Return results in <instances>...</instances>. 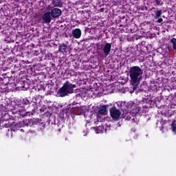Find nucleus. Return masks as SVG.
Here are the masks:
<instances>
[{
  "label": "nucleus",
  "mask_w": 176,
  "mask_h": 176,
  "mask_svg": "<svg viewBox=\"0 0 176 176\" xmlns=\"http://www.w3.org/2000/svg\"><path fill=\"white\" fill-rule=\"evenodd\" d=\"M129 74L132 86L137 87L141 80H142L144 70L139 66H132L129 68Z\"/></svg>",
  "instance_id": "nucleus-1"
},
{
  "label": "nucleus",
  "mask_w": 176,
  "mask_h": 176,
  "mask_svg": "<svg viewBox=\"0 0 176 176\" xmlns=\"http://www.w3.org/2000/svg\"><path fill=\"white\" fill-rule=\"evenodd\" d=\"M75 88H76V85L66 81L63 87L58 91V94L60 97H65L68 94H72Z\"/></svg>",
  "instance_id": "nucleus-2"
},
{
  "label": "nucleus",
  "mask_w": 176,
  "mask_h": 176,
  "mask_svg": "<svg viewBox=\"0 0 176 176\" xmlns=\"http://www.w3.org/2000/svg\"><path fill=\"white\" fill-rule=\"evenodd\" d=\"M110 111V116L114 120H118L119 118H120V115L122 113L118 109H116V107H112L109 109Z\"/></svg>",
  "instance_id": "nucleus-3"
},
{
  "label": "nucleus",
  "mask_w": 176,
  "mask_h": 176,
  "mask_svg": "<svg viewBox=\"0 0 176 176\" xmlns=\"http://www.w3.org/2000/svg\"><path fill=\"white\" fill-rule=\"evenodd\" d=\"M50 13L52 19H58L63 14V11L60 8H55L51 10Z\"/></svg>",
  "instance_id": "nucleus-4"
},
{
  "label": "nucleus",
  "mask_w": 176,
  "mask_h": 176,
  "mask_svg": "<svg viewBox=\"0 0 176 176\" xmlns=\"http://www.w3.org/2000/svg\"><path fill=\"white\" fill-rule=\"evenodd\" d=\"M42 20L44 21L45 24L52 23V14L50 12H45L42 16Z\"/></svg>",
  "instance_id": "nucleus-5"
},
{
  "label": "nucleus",
  "mask_w": 176,
  "mask_h": 176,
  "mask_svg": "<svg viewBox=\"0 0 176 176\" xmlns=\"http://www.w3.org/2000/svg\"><path fill=\"white\" fill-rule=\"evenodd\" d=\"M67 50H68V45L67 44L64 43L58 44V51L59 52V53H63L64 54V53H67Z\"/></svg>",
  "instance_id": "nucleus-6"
},
{
  "label": "nucleus",
  "mask_w": 176,
  "mask_h": 176,
  "mask_svg": "<svg viewBox=\"0 0 176 176\" xmlns=\"http://www.w3.org/2000/svg\"><path fill=\"white\" fill-rule=\"evenodd\" d=\"M168 50H171V49H173V50H176V38H173L170 39L169 43H168L167 46Z\"/></svg>",
  "instance_id": "nucleus-7"
},
{
  "label": "nucleus",
  "mask_w": 176,
  "mask_h": 176,
  "mask_svg": "<svg viewBox=\"0 0 176 176\" xmlns=\"http://www.w3.org/2000/svg\"><path fill=\"white\" fill-rule=\"evenodd\" d=\"M112 47V45H111V43H107L104 47H103V53L105 54V56H109V53H111V48Z\"/></svg>",
  "instance_id": "nucleus-8"
},
{
  "label": "nucleus",
  "mask_w": 176,
  "mask_h": 176,
  "mask_svg": "<svg viewBox=\"0 0 176 176\" xmlns=\"http://www.w3.org/2000/svg\"><path fill=\"white\" fill-rule=\"evenodd\" d=\"M72 35L76 39H79L82 36V30L79 28H76L72 31Z\"/></svg>",
  "instance_id": "nucleus-9"
},
{
  "label": "nucleus",
  "mask_w": 176,
  "mask_h": 176,
  "mask_svg": "<svg viewBox=\"0 0 176 176\" xmlns=\"http://www.w3.org/2000/svg\"><path fill=\"white\" fill-rule=\"evenodd\" d=\"M52 3L55 8H63L64 5L63 0H52Z\"/></svg>",
  "instance_id": "nucleus-10"
},
{
  "label": "nucleus",
  "mask_w": 176,
  "mask_h": 176,
  "mask_svg": "<svg viewBox=\"0 0 176 176\" xmlns=\"http://www.w3.org/2000/svg\"><path fill=\"white\" fill-rule=\"evenodd\" d=\"M108 107H109L108 104H104L102 107H100L98 109V113H100V115H104V113L107 112V108H108Z\"/></svg>",
  "instance_id": "nucleus-11"
},
{
  "label": "nucleus",
  "mask_w": 176,
  "mask_h": 176,
  "mask_svg": "<svg viewBox=\"0 0 176 176\" xmlns=\"http://www.w3.org/2000/svg\"><path fill=\"white\" fill-rule=\"evenodd\" d=\"M9 77L0 78V83L3 85V86L9 85Z\"/></svg>",
  "instance_id": "nucleus-12"
},
{
  "label": "nucleus",
  "mask_w": 176,
  "mask_h": 176,
  "mask_svg": "<svg viewBox=\"0 0 176 176\" xmlns=\"http://www.w3.org/2000/svg\"><path fill=\"white\" fill-rule=\"evenodd\" d=\"M10 119V116H9V113H6L4 116L1 117V122H3V123H5V122H9Z\"/></svg>",
  "instance_id": "nucleus-13"
},
{
  "label": "nucleus",
  "mask_w": 176,
  "mask_h": 176,
  "mask_svg": "<svg viewBox=\"0 0 176 176\" xmlns=\"http://www.w3.org/2000/svg\"><path fill=\"white\" fill-rule=\"evenodd\" d=\"M130 113L127 112V111H124L122 115V118H123V119H126V120H130V119H131V117H130Z\"/></svg>",
  "instance_id": "nucleus-14"
},
{
  "label": "nucleus",
  "mask_w": 176,
  "mask_h": 176,
  "mask_svg": "<svg viewBox=\"0 0 176 176\" xmlns=\"http://www.w3.org/2000/svg\"><path fill=\"white\" fill-rule=\"evenodd\" d=\"M1 124L3 127H6V129H9L12 124L9 121H4V122H1Z\"/></svg>",
  "instance_id": "nucleus-15"
},
{
  "label": "nucleus",
  "mask_w": 176,
  "mask_h": 176,
  "mask_svg": "<svg viewBox=\"0 0 176 176\" xmlns=\"http://www.w3.org/2000/svg\"><path fill=\"white\" fill-rule=\"evenodd\" d=\"M161 16H162V10H157L155 12V16L154 19L155 20H157V19H160Z\"/></svg>",
  "instance_id": "nucleus-16"
},
{
  "label": "nucleus",
  "mask_w": 176,
  "mask_h": 176,
  "mask_svg": "<svg viewBox=\"0 0 176 176\" xmlns=\"http://www.w3.org/2000/svg\"><path fill=\"white\" fill-rule=\"evenodd\" d=\"M22 104L23 105H30V104H31V102H30V100H28V99L25 98L23 99Z\"/></svg>",
  "instance_id": "nucleus-17"
},
{
  "label": "nucleus",
  "mask_w": 176,
  "mask_h": 176,
  "mask_svg": "<svg viewBox=\"0 0 176 176\" xmlns=\"http://www.w3.org/2000/svg\"><path fill=\"white\" fill-rule=\"evenodd\" d=\"M171 127L173 133H176V124L173 121L171 123Z\"/></svg>",
  "instance_id": "nucleus-18"
},
{
  "label": "nucleus",
  "mask_w": 176,
  "mask_h": 176,
  "mask_svg": "<svg viewBox=\"0 0 176 176\" xmlns=\"http://www.w3.org/2000/svg\"><path fill=\"white\" fill-rule=\"evenodd\" d=\"M154 2H155L157 6H161V5H163V2H162V0H154Z\"/></svg>",
  "instance_id": "nucleus-19"
},
{
  "label": "nucleus",
  "mask_w": 176,
  "mask_h": 176,
  "mask_svg": "<svg viewBox=\"0 0 176 176\" xmlns=\"http://www.w3.org/2000/svg\"><path fill=\"white\" fill-rule=\"evenodd\" d=\"M139 112H141V107H139V106H137V107H135V113H138Z\"/></svg>",
  "instance_id": "nucleus-20"
},
{
  "label": "nucleus",
  "mask_w": 176,
  "mask_h": 176,
  "mask_svg": "<svg viewBox=\"0 0 176 176\" xmlns=\"http://www.w3.org/2000/svg\"><path fill=\"white\" fill-rule=\"evenodd\" d=\"M21 115H22L23 118H24V116H28V115H30V112H25V114L21 113Z\"/></svg>",
  "instance_id": "nucleus-21"
},
{
  "label": "nucleus",
  "mask_w": 176,
  "mask_h": 176,
  "mask_svg": "<svg viewBox=\"0 0 176 176\" xmlns=\"http://www.w3.org/2000/svg\"><path fill=\"white\" fill-rule=\"evenodd\" d=\"M163 21V19L162 18H158L157 23H162Z\"/></svg>",
  "instance_id": "nucleus-22"
},
{
  "label": "nucleus",
  "mask_w": 176,
  "mask_h": 176,
  "mask_svg": "<svg viewBox=\"0 0 176 176\" xmlns=\"http://www.w3.org/2000/svg\"><path fill=\"white\" fill-rule=\"evenodd\" d=\"M173 122L176 124V118H175V119L173 120Z\"/></svg>",
  "instance_id": "nucleus-23"
},
{
  "label": "nucleus",
  "mask_w": 176,
  "mask_h": 176,
  "mask_svg": "<svg viewBox=\"0 0 176 176\" xmlns=\"http://www.w3.org/2000/svg\"><path fill=\"white\" fill-rule=\"evenodd\" d=\"M40 111H42V109H41Z\"/></svg>",
  "instance_id": "nucleus-24"
}]
</instances>
